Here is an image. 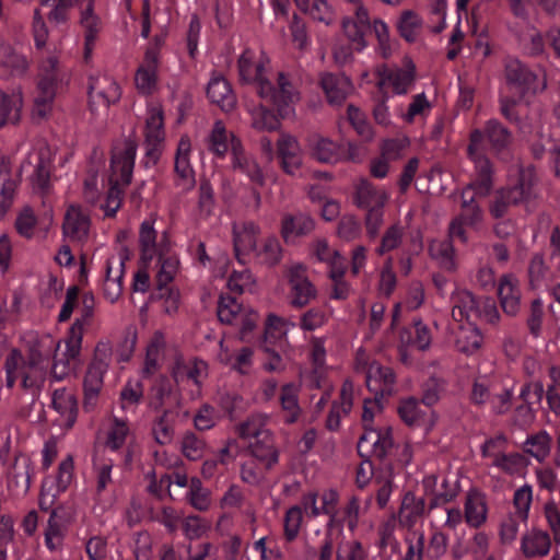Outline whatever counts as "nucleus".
<instances>
[{"mask_svg": "<svg viewBox=\"0 0 560 560\" xmlns=\"http://www.w3.org/2000/svg\"><path fill=\"white\" fill-rule=\"evenodd\" d=\"M18 179L13 176L11 163L4 156L0 161V219L12 207Z\"/></svg>", "mask_w": 560, "mask_h": 560, "instance_id": "31", "label": "nucleus"}, {"mask_svg": "<svg viewBox=\"0 0 560 560\" xmlns=\"http://www.w3.org/2000/svg\"><path fill=\"white\" fill-rule=\"evenodd\" d=\"M259 228L254 222H245L241 226L233 224V244L237 260L244 264L243 255L256 249Z\"/></svg>", "mask_w": 560, "mask_h": 560, "instance_id": "27", "label": "nucleus"}, {"mask_svg": "<svg viewBox=\"0 0 560 560\" xmlns=\"http://www.w3.org/2000/svg\"><path fill=\"white\" fill-rule=\"evenodd\" d=\"M466 225H475L482 220V210L476 200L460 202V212L457 215Z\"/></svg>", "mask_w": 560, "mask_h": 560, "instance_id": "63", "label": "nucleus"}, {"mask_svg": "<svg viewBox=\"0 0 560 560\" xmlns=\"http://www.w3.org/2000/svg\"><path fill=\"white\" fill-rule=\"evenodd\" d=\"M378 78L377 86L380 91L383 90L384 85L390 84L396 94H406L415 80V66L412 65L409 69L395 70L384 68L378 70Z\"/></svg>", "mask_w": 560, "mask_h": 560, "instance_id": "30", "label": "nucleus"}, {"mask_svg": "<svg viewBox=\"0 0 560 560\" xmlns=\"http://www.w3.org/2000/svg\"><path fill=\"white\" fill-rule=\"evenodd\" d=\"M205 442L194 432H186L182 440V452L189 460H198L202 457Z\"/></svg>", "mask_w": 560, "mask_h": 560, "instance_id": "57", "label": "nucleus"}, {"mask_svg": "<svg viewBox=\"0 0 560 560\" xmlns=\"http://www.w3.org/2000/svg\"><path fill=\"white\" fill-rule=\"evenodd\" d=\"M487 517V505L480 493H469L465 503L466 522L477 528L482 525Z\"/></svg>", "mask_w": 560, "mask_h": 560, "instance_id": "43", "label": "nucleus"}, {"mask_svg": "<svg viewBox=\"0 0 560 560\" xmlns=\"http://www.w3.org/2000/svg\"><path fill=\"white\" fill-rule=\"evenodd\" d=\"M66 526L61 522L56 510H52L45 530V542L48 549L57 550L62 546Z\"/></svg>", "mask_w": 560, "mask_h": 560, "instance_id": "45", "label": "nucleus"}, {"mask_svg": "<svg viewBox=\"0 0 560 560\" xmlns=\"http://www.w3.org/2000/svg\"><path fill=\"white\" fill-rule=\"evenodd\" d=\"M228 132L222 121L214 122L209 136V150L218 156H223L231 144L228 142Z\"/></svg>", "mask_w": 560, "mask_h": 560, "instance_id": "52", "label": "nucleus"}, {"mask_svg": "<svg viewBox=\"0 0 560 560\" xmlns=\"http://www.w3.org/2000/svg\"><path fill=\"white\" fill-rule=\"evenodd\" d=\"M159 262L161 268L156 275V288L163 290L172 282L178 269V260L175 257H164L162 253L159 254Z\"/></svg>", "mask_w": 560, "mask_h": 560, "instance_id": "51", "label": "nucleus"}, {"mask_svg": "<svg viewBox=\"0 0 560 560\" xmlns=\"http://www.w3.org/2000/svg\"><path fill=\"white\" fill-rule=\"evenodd\" d=\"M452 317L456 322H469L471 316L480 314L476 296L468 290H458L453 296Z\"/></svg>", "mask_w": 560, "mask_h": 560, "instance_id": "32", "label": "nucleus"}, {"mask_svg": "<svg viewBox=\"0 0 560 560\" xmlns=\"http://www.w3.org/2000/svg\"><path fill=\"white\" fill-rule=\"evenodd\" d=\"M438 477L435 475L427 476L423 479V487L428 494L432 495L429 508L432 510L436 506L444 505L456 498L458 494V486L456 482H450L447 479H443L441 488L436 489Z\"/></svg>", "mask_w": 560, "mask_h": 560, "instance_id": "29", "label": "nucleus"}, {"mask_svg": "<svg viewBox=\"0 0 560 560\" xmlns=\"http://www.w3.org/2000/svg\"><path fill=\"white\" fill-rule=\"evenodd\" d=\"M60 343L55 342L50 336L42 338H35L27 342L26 357L21 353V360L18 362L25 363L28 365H43L48 366V360L50 354L58 350Z\"/></svg>", "mask_w": 560, "mask_h": 560, "instance_id": "20", "label": "nucleus"}, {"mask_svg": "<svg viewBox=\"0 0 560 560\" xmlns=\"http://www.w3.org/2000/svg\"><path fill=\"white\" fill-rule=\"evenodd\" d=\"M482 345V336L479 329L472 325L460 326L456 336L455 346L456 349L465 354H471L476 352Z\"/></svg>", "mask_w": 560, "mask_h": 560, "instance_id": "40", "label": "nucleus"}, {"mask_svg": "<svg viewBox=\"0 0 560 560\" xmlns=\"http://www.w3.org/2000/svg\"><path fill=\"white\" fill-rule=\"evenodd\" d=\"M498 298L506 315L516 316L520 313L522 292L518 281L513 275L506 273L500 278Z\"/></svg>", "mask_w": 560, "mask_h": 560, "instance_id": "16", "label": "nucleus"}, {"mask_svg": "<svg viewBox=\"0 0 560 560\" xmlns=\"http://www.w3.org/2000/svg\"><path fill=\"white\" fill-rule=\"evenodd\" d=\"M425 503L423 499H418L411 492L405 494L399 510V523L411 527L424 513Z\"/></svg>", "mask_w": 560, "mask_h": 560, "instance_id": "38", "label": "nucleus"}, {"mask_svg": "<svg viewBox=\"0 0 560 560\" xmlns=\"http://www.w3.org/2000/svg\"><path fill=\"white\" fill-rule=\"evenodd\" d=\"M481 135V152L486 153L487 144L495 153L500 154L512 144V132L499 120L489 119L482 129L476 128Z\"/></svg>", "mask_w": 560, "mask_h": 560, "instance_id": "13", "label": "nucleus"}, {"mask_svg": "<svg viewBox=\"0 0 560 560\" xmlns=\"http://www.w3.org/2000/svg\"><path fill=\"white\" fill-rule=\"evenodd\" d=\"M398 413L401 420L408 425H416L420 420L419 402L410 397L400 402Z\"/></svg>", "mask_w": 560, "mask_h": 560, "instance_id": "62", "label": "nucleus"}, {"mask_svg": "<svg viewBox=\"0 0 560 560\" xmlns=\"http://www.w3.org/2000/svg\"><path fill=\"white\" fill-rule=\"evenodd\" d=\"M31 462L26 456H16L8 472L10 487L26 492L31 485Z\"/></svg>", "mask_w": 560, "mask_h": 560, "instance_id": "36", "label": "nucleus"}, {"mask_svg": "<svg viewBox=\"0 0 560 560\" xmlns=\"http://www.w3.org/2000/svg\"><path fill=\"white\" fill-rule=\"evenodd\" d=\"M88 92L92 112L107 108L112 103L118 102L121 95L118 83L108 77H91Z\"/></svg>", "mask_w": 560, "mask_h": 560, "instance_id": "11", "label": "nucleus"}, {"mask_svg": "<svg viewBox=\"0 0 560 560\" xmlns=\"http://www.w3.org/2000/svg\"><path fill=\"white\" fill-rule=\"evenodd\" d=\"M348 118L360 137L365 141L372 140V127L366 121L365 115L358 107L354 105L348 106Z\"/></svg>", "mask_w": 560, "mask_h": 560, "instance_id": "55", "label": "nucleus"}, {"mask_svg": "<svg viewBox=\"0 0 560 560\" xmlns=\"http://www.w3.org/2000/svg\"><path fill=\"white\" fill-rule=\"evenodd\" d=\"M371 400L364 401L362 422L364 433L360 436L357 444L358 454L365 457L370 454L374 455L380 462L385 460L392 455L394 450L393 432L390 427L374 429L370 427L373 421L374 413L368 406Z\"/></svg>", "mask_w": 560, "mask_h": 560, "instance_id": "4", "label": "nucleus"}, {"mask_svg": "<svg viewBox=\"0 0 560 560\" xmlns=\"http://www.w3.org/2000/svg\"><path fill=\"white\" fill-rule=\"evenodd\" d=\"M278 116L267 106L259 105L252 112V126L260 131H275L280 128Z\"/></svg>", "mask_w": 560, "mask_h": 560, "instance_id": "46", "label": "nucleus"}, {"mask_svg": "<svg viewBox=\"0 0 560 560\" xmlns=\"http://www.w3.org/2000/svg\"><path fill=\"white\" fill-rule=\"evenodd\" d=\"M365 383L368 388L374 393V401L380 404L382 398L393 394L394 371L388 366H382L380 363L373 362L369 366Z\"/></svg>", "mask_w": 560, "mask_h": 560, "instance_id": "14", "label": "nucleus"}, {"mask_svg": "<svg viewBox=\"0 0 560 560\" xmlns=\"http://www.w3.org/2000/svg\"><path fill=\"white\" fill-rule=\"evenodd\" d=\"M552 439L547 431L541 430L527 438L524 444V452L535 457L539 463L544 462L550 454Z\"/></svg>", "mask_w": 560, "mask_h": 560, "instance_id": "42", "label": "nucleus"}, {"mask_svg": "<svg viewBox=\"0 0 560 560\" xmlns=\"http://www.w3.org/2000/svg\"><path fill=\"white\" fill-rule=\"evenodd\" d=\"M207 96L223 112H231L236 105V98L230 83L224 78H213L208 83Z\"/></svg>", "mask_w": 560, "mask_h": 560, "instance_id": "33", "label": "nucleus"}, {"mask_svg": "<svg viewBox=\"0 0 560 560\" xmlns=\"http://www.w3.org/2000/svg\"><path fill=\"white\" fill-rule=\"evenodd\" d=\"M341 26L354 50L361 51L368 46L365 36L371 31V21L369 11L362 3L357 5L353 16L342 20Z\"/></svg>", "mask_w": 560, "mask_h": 560, "instance_id": "10", "label": "nucleus"}, {"mask_svg": "<svg viewBox=\"0 0 560 560\" xmlns=\"http://www.w3.org/2000/svg\"><path fill=\"white\" fill-rule=\"evenodd\" d=\"M48 366L28 365L20 363L18 373L21 378V387L30 392L33 396H37L44 387L47 377Z\"/></svg>", "mask_w": 560, "mask_h": 560, "instance_id": "35", "label": "nucleus"}, {"mask_svg": "<svg viewBox=\"0 0 560 560\" xmlns=\"http://www.w3.org/2000/svg\"><path fill=\"white\" fill-rule=\"evenodd\" d=\"M52 407L65 418L66 425L71 428L78 415V402L72 394L65 389H56L52 394Z\"/></svg>", "mask_w": 560, "mask_h": 560, "instance_id": "37", "label": "nucleus"}, {"mask_svg": "<svg viewBox=\"0 0 560 560\" xmlns=\"http://www.w3.org/2000/svg\"><path fill=\"white\" fill-rule=\"evenodd\" d=\"M255 52L250 48L244 49L237 60L240 81L243 83H257V93L266 103L273 105L281 118H287L293 112L292 104L299 100V94L283 72L278 73L277 86L264 77L265 63L262 60L254 62Z\"/></svg>", "mask_w": 560, "mask_h": 560, "instance_id": "1", "label": "nucleus"}, {"mask_svg": "<svg viewBox=\"0 0 560 560\" xmlns=\"http://www.w3.org/2000/svg\"><path fill=\"white\" fill-rule=\"evenodd\" d=\"M481 144L480 132L471 130L467 145V156L475 165L476 177L469 183V187H474V191L478 197H486L491 192L494 185V168L486 153L481 152Z\"/></svg>", "mask_w": 560, "mask_h": 560, "instance_id": "6", "label": "nucleus"}, {"mask_svg": "<svg viewBox=\"0 0 560 560\" xmlns=\"http://www.w3.org/2000/svg\"><path fill=\"white\" fill-rule=\"evenodd\" d=\"M112 351L109 341H100L95 347L94 358L88 366L83 382V407L88 411L96 405L98 394L103 387V377L109 365Z\"/></svg>", "mask_w": 560, "mask_h": 560, "instance_id": "5", "label": "nucleus"}, {"mask_svg": "<svg viewBox=\"0 0 560 560\" xmlns=\"http://www.w3.org/2000/svg\"><path fill=\"white\" fill-rule=\"evenodd\" d=\"M538 178L533 166L521 167L515 182L494 191L489 203V213L493 219L504 218L511 207L527 203L537 198Z\"/></svg>", "mask_w": 560, "mask_h": 560, "instance_id": "2", "label": "nucleus"}, {"mask_svg": "<svg viewBox=\"0 0 560 560\" xmlns=\"http://www.w3.org/2000/svg\"><path fill=\"white\" fill-rule=\"evenodd\" d=\"M0 68L9 70L12 75L23 74L27 69L24 56L18 54L9 44L0 38Z\"/></svg>", "mask_w": 560, "mask_h": 560, "instance_id": "41", "label": "nucleus"}, {"mask_svg": "<svg viewBox=\"0 0 560 560\" xmlns=\"http://www.w3.org/2000/svg\"><path fill=\"white\" fill-rule=\"evenodd\" d=\"M136 152L137 142L131 138L124 141V148L121 150L113 151L110 159V187L104 206L107 217H114L121 206L122 190L119 188V183L125 186L131 183Z\"/></svg>", "mask_w": 560, "mask_h": 560, "instance_id": "3", "label": "nucleus"}, {"mask_svg": "<svg viewBox=\"0 0 560 560\" xmlns=\"http://www.w3.org/2000/svg\"><path fill=\"white\" fill-rule=\"evenodd\" d=\"M214 206L213 189L206 178L200 180L198 209L201 215L209 217Z\"/></svg>", "mask_w": 560, "mask_h": 560, "instance_id": "60", "label": "nucleus"}, {"mask_svg": "<svg viewBox=\"0 0 560 560\" xmlns=\"http://www.w3.org/2000/svg\"><path fill=\"white\" fill-rule=\"evenodd\" d=\"M515 513L508 515L501 523L500 538L503 544H511L516 539L518 526L526 523L532 504V488L527 485L517 489L513 497Z\"/></svg>", "mask_w": 560, "mask_h": 560, "instance_id": "8", "label": "nucleus"}, {"mask_svg": "<svg viewBox=\"0 0 560 560\" xmlns=\"http://www.w3.org/2000/svg\"><path fill=\"white\" fill-rule=\"evenodd\" d=\"M320 85L328 102L335 105L341 104L353 90L351 80L345 74L324 73Z\"/></svg>", "mask_w": 560, "mask_h": 560, "instance_id": "25", "label": "nucleus"}, {"mask_svg": "<svg viewBox=\"0 0 560 560\" xmlns=\"http://www.w3.org/2000/svg\"><path fill=\"white\" fill-rule=\"evenodd\" d=\"M404 235V228L396 223L390 225L382 236V241L380 246L376 248V253L378 255H384L387 252H390L395 248H397L401 241Z\"/></svg>", "mask_w": 560, "mask_h": 560, "instance_id": "54", "label": "nucleus"}, {"mask_svg": "<svg viewBox=\"0 0 560 560\" xmlns=\"http://www.w3.org/2000/svg\"><path fill=\"white\" fill-rule=\"evenodd\" d=\"M280 402L282 410L285 412L284 421L287 423L295 422L300 415V407L296 390L293 385L287 384L281 388Z\"/></svg>", "mask_w": 560, "mask_h": 560, "instance_id": "47", "label": "nucleus"}, {"mask_svg": "<svg viewBox=\"0 0 560 560\" xmlns=\"http://www.w3.org/2000/svg\"><path fill=\"white\" fill-rule=\"evenodd\" d=\"M90 230V218L80 207L70 206L65 214L62 232L71 242L83 243Z\"/></svg>", "mask_w": 560, "mask_h": 560, "instance_id": "19", "label": "nucleus"}, {"mask_svg": "<svg viewBox=\"0 0 560 560\" xmlns=\"http://www.w3.org/2000/svg\"><path fill=\"white\" fill-rule=\"evenodd\" d=\"M282 246L276 236H268L261 249L258 252V257L261 264L268 267L277 266L282 259Z\"/></svg>", "mask_w": 560, "mask_h": 560, "instance_id": "49", "label": "nucleus"}, {"mask_svg": "<svg viewBox=\"0 0 560 560\" xmlns=\"http://www.w3.org/2000/svg\"><path fill=\"white\" fill-rule=\"evenodd\" d=\"M544 513L555 542L560 544V511L558 506L555 502H548L545 504Z\"/></svg>", "mask_w": 560, "mask_h": 560, "instance_id": "64", "label": "nucleus"}, {"mask_svg": "<svg viewBox=\"0 0 560 560\" xmlns=\"http://www.w3.org/2000/svg\"><path fill=\"white\" fill-rule=\"evenodd\" d=\"M302 520V508L300 505L291 506L287 511L284 516V536L288 541H292L298 537Z\"/></svg>", "mask_w": 560, "mask_h": 560, "instance_id": "56", "label": "nucleus"}, {"mask_svg": "<svg viewBox=\"0 0 560 560\" xmlns=\"http://www.w3.org/2000/svg\"><path fill=\"white\" fill-rule=\"evenodd\" d=\"M51 164L49 160L45 159L43 153H39L38 162L35 166L33 174V183L40 190H46L49 186Z\"/></svg>", "mask_w": 560, "mask_h": 560, "instance_id": "61", "label": "nucleus"}, {"mask_svg": "<svg viewBox=\"0 0 560 560\" xmlns=\"http://www.w3.org/2000/svg\"><path fill=\"white\" fill-rule=\"evenodd\" d=\"M94 312V296L92 293H84L82 296L81 317L77 318L68 332L70 355L80 354L83 328L91 323Z\"/></svg>", "mask_w": 560, "mask_h": 560, "instance_id": "17", "label": "nucleus"}, {"mask_svg": "<svg viewBox=\"0 0 560 560\" xmlns=\"http://www.w3.org/2000/svg\"><path fill=\"white\" fill-rule=\"evenodd\" d=\"M128 257H122L118 261L112 258L106 262V276L104 280V296L110 302H116L122 293V276L125 272V261Z\"/></svg>", "mask_w": 560, "mask_h": 560, "instance_id": "28", "label": "nucleus"}, {"mask_svg": "<svg viewBox=\"0 0 560 560\" xmlns=\"http://www.w3.org/2000/svg\"><path fill=\"white\" fill-rule=\"evenodd\" d=\"M168 411L164 410L161 417L155 421L153 425V435L160 445H166L172 442L174 435V429L167 420Z\"/></svg>", "mask_w": 560, "mask_h": 560, "instance_id": "59", "label": "nucleus"}, {"mask_svg": "<svg viewBox=\"0 0 560 560\" xmlns=\"http://www.w3.org/2000/svg\"><path fill=\"white\" fill-rule=\"evenodd\" d=\"M388 195L385 190L376 188L365 178L359 180L353 195V203L364 211L375 208H385Z\"/></svg>", "mask_w": 560, "mask_h": 560, "instance_id": "22", "label": "nucleus"}, {"mask_svg": "<svg viewBox=\"0 0 560 560\" xmlns=\"http://www.w3.org/2000/svg\"><path fill=\"white\" fill-rule=\"evenodd\" d=\"M310 156L324 164H335L341 160L340 145L332 140L314 133L307 137Z\"/></svg>", "mask_w": 560, "mask_h": 560, "instance_id": "24", "label": "nucleus"}, {"mask_svg": "<svg viewBox=\"0 0 560 560\" xmlns=\"http://www.w3.org/2000/svg\"><path fill=\"white\" fill-rule=\"evenodd\" d=\"M315 230L314 219L305 212L285 213L281 219L280 234L287 244L310 235Z\"/></svg>", "mask_w": 560, "mask_h": 560, "instance_id": "15", "label": "nucleus"}, {"mask_svg": "<svg viewBox=\"0 0 560 560\" xmlns=\"http://www.w3.org/2000/svg\"><path fill=\"white\" fill-rule=\"evenodd\" d=\"M22 103L20 93L5 94L0 91V128L8 122L16 124L20 120Z\"/></svg>", "mask_w": 560, "mask_h": 560, "instance_id": "39", "label": "nucleus"}, {"mask_svg": "<svg viewBox=\"0 0 560 560\" xmlns=\"http://www.w3.org/2000/svg\"><path fill=\"white\" fill-rule=\"evenodd\" d=\"M422 26V20L420 16L411 11H402L397 23V28L400 36L408 43L416 42L418 34Z\"/></svg>", "mask_w": 560, "mask_h": 560, "instance_id": "44", "label": "nucleus"}, {"mask_svg": "<svg viewBox=\"0 0 560 560\" xmlns=\"http://www.w3.org/2000/svg\"><path fill=\"white\" fill-rule=\"evenodd\" d=\"M95 0H81L79 23L84 31L85 57H88L102 28L100 16L94 11Z\"/></svg>", "mask_w": 560, "mask_h": 560, "instance_id": "23", "label": "nucleus"}, {"mask_svg": "<svg viewBox=\"0 0 560 560\" xmlns=\"http://www.w3.org/2000/svg\"><path fill=\"white\" fill-rule=\"evenodd\" d=\"M505 79L509 85L518 90L521 97L529 91H535L537 75L518 59L506 61Z\"/></svg>", "mask_w": 560, "mask_h": 560, "instance_id": "18", "label": "nucleus"}, {"mask_svg": "<svg viewBox=\"0 0 560 560\" xmlns=\"http://www.w3.org/2000/svg\"><path fill=\"white\" fill-rule=\"evenodd\" d=\"M242 312V305L234 296L221 294L218 301L217 315L222 324L231 325Z\"/></svg>", "mask_w": 560, "mask_h": 560, "instance_id": "48", "label": "nucleus"}, {"mask_svg": "<svg viewBox=\"0 0 560 560\" xmlns=\"http://www.w3.org/2000/svg\"><path fill=\"white\" fill-rule=\"evenodd\" d=\"M66 347L67 350L63 353V358L58 359L56 354L54 355L50 375L56 381H61L70 374L72 370L71 361L75 360L80 355H70L68 339L66 340Z\"/></svg>", "mask_w": 560, "mask_h": 560, "instance_id": "58", "label": "nucleus"}, {"mask_svg": "<svg viewBox=\"0 0 560 560\" xmlns=\"http://www.w3.org/2000/svg\"><path fill=\"white\" fill-rule=\"evenodd\" d=\"M57 59L49 57L40 67L32 110L34 119H46L51 113L57 86Z\"/></svg>", "mask_w": 560, "mask_h": 560, "instance_id": "7", "label": "nucleus"}, {"mask_svg": "<svg viewBox=\"0 0 560 560\" xmlns=\"http://www.w3.org/2000/svg\"><path fill=\"white\" fill-rule=\"evenodd\" d=\"M290 284V304L302 308L316 298L317 291L306 275L303 264H294L287 269Z\"/></svg>", "mask_w": 560, "mask_h": 560, "instance_id": "9", "label": "nucleus"}, {"mask_svg": "<svg viewBox=\"0 0 560 560\" xmlns=\"http://www.w3.org/2000/svg\"><path fill=\"white\" fill-rule=\"evenodd\" d=\"M277 155L280 165L288 175H295L302 167V149L298 139L285 132H281L277 141Z\"/></svg>", "mask_w": 560, "mask_h": 560, "instance_id": "12", "label": "nucleus"}, {"mask_svg": "<svg viewBox=\"0 0 560 560\" xmlns=\"http://www.w3.org/2000/svg\"><path fill=\"white\" fill-rule=\"evenodd\" d=\"M266 427V417L262 415H252L246 421L237 427V433L241 439L259 438L264 432H270Z\"/></svg>", "mask_w": 560, "mask_h": 560, "instance_id": "50", "label": "nucleus"}, {"mask_svg": "<svg viewBox=\"0 0 560 560\" xmlns=\"http://www.w3.org/2000/svg\"><path fill=\"white\" fill-rule=\"evenodd\" d=\"M249 451L255 458L265 464L267 469H271L278 463L279 453L271 432H264L261 436L256 438L249 444Z\"/></svg>", "mask_w": 560, "mask_h": 560, "instance_id": "34", "label": "nucleus"}, {"mask_svg": "<svg viewBox=\"0 0 560 560\" xmlns=\"http://www.w3.org/2000/svg\"><path fill=\"white\" fill-rule=\"evenodd\" d=\"M163 114L154 110L147 119L145 143H162L164 141Z\"/></svg>", "mask_w": 560, "mask_h": 560, "instance_id": "53", "label": "nucleus"}, {"mask_svg": "<svg viewBox=\"0 0 560 560\" xmlns=\"http://www.w3.org/2000/svg\"><path fill=\"white\" fill-rule=\"evenodd\" d=\"M551 545L548 532L532 528L521 538V552L526 559L544 558L549 553Z\"/></svg>", "mask_w": 560, "mask_h": 560, "instance_id": "21", "label": "nucleus"}, {"mask_svg": "<svg viewBox=\"0 0 560 560\" xmlns=\"http://www.w3.org/2000/svg\"><path fill=\"white\" fill-rule=\"evenodd\" d=\"M231 151L233 155V168L246 174L253 183L264 186L265 176L261 168L254 160L245 155L241 141L233 135H231Z\"/></svg>", "mask_w": 560, "mask_h": 560, "instance_id": "26", "label": "nucleus"}]
</instances>
